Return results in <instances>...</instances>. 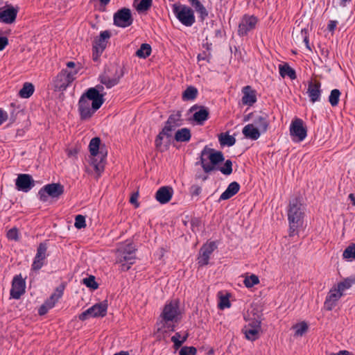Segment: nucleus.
I'll use <instances>...</instances> for the list:
<instances>
[{
    "instance_id": "nucleus-53",
    "label": "nucleus",
    "mask_w": 355,
    "mask_h": 355,
    "mask_svg": "<svg viewBox=\"0 0 355 355\" xmlns=\"http://www.w3.org/2000/svg\"><path fill=\"white\" fill-rule=\"evenodd\" d=\"M58 301V300L56 299V297L51 295V297L44 304L46 305V306H47V308L51 309L55 306Z\"/></svg>"
},
{
    "instance_id": "nucleus-51",
    "label": "nucleus",
    "mask_w": 355,
    "mask_h": 355,
    "mask_svg": "<svg viewBox=\"0 0 355 355\" xmlns=\"http://www.w3.org/2000/svg\"><path fill=\"white\" fill-rule=\"evenodd\" d=\"M230 302L227 296H223L220 297V303H219V307L221 309H223L225 308H229L230 306Z\"/></svg>"
},
{
    "instance_id": "nucleus-42",
    "label": "nucleus",
    "mask_w": 355,
    "mask_h": 355,
    "mask_svg": "<svg viewBox=\"0 0 355 355\" xmlns=\"http://www.w3.org/2000/svg\"><path fill=\"white\" fill-rule=\"evenodd\" d=\"M343 257L346 259H355V243H351L345 248Z\"/></svg>"
},
{
    "instance_id": "nucleus-3",
    "label": "nucleus",
    "mask_w": 355,
    "mask_h": 355,
    "mask_svg": "<svg viewBox=\"0 0 355 355\" xmlns=\"http://www.w3.org/2000/svg\"><path fill=\"white\" fill-rule=\"evenodd\" d=\"M107 155V147L101 142L100 137H95L90 139V166H93L96 178L104 171Z\"/></svg>"
},
{
    "instance_id": "nucleus-52",
    "label": "nucleus",
    "mask_w": 355,
    "mask_h": 355,
    "mask_svg": "<svg viewBox=\"0 0 355 355\" xmlns=\"http://www.w3.org/2000/svg\"><path fill=\"white\" fill-rule=\"evenodd\" d=\"M261 320L259 317H258L257 319H254L252 321H251L247 326L261 330Z\"/></svg>"
},
{
    "instance_id": "nucleus-38",
    "label": "nucleus",
    "mask_w": 355,
    "mask_h": 355,
    "mask_svg": "<svg viewBox=\"0 0 355 355\" xmlns=\"http://www.w3.org/2000/svg\"><path fill=\"white\" fill-rule=\"evenodd\" d=\"M218 139L221 146H232L236 143V139L227 133H221L218 137Z\"/></svg>"
},
{
    "instance_id": "nucleus-11",
    "label": "nucleus",
    "mask_w": 355,
    "mask_h": 355,
    "mask_svg": "<svg viewBox=\"0 0 355 355\" xmlns=\"http://www.w3.org/2000/svg\"><path fill=\"white\" fill-rule=\"evenodd\" d=\"M258 18L254 15H244L239 24L238 34L240 36H245L249 32L256 28Z\"/></svg>"
},
{
    "instance_id": "nucleus-61",
    "label": "nucleus",
    "mask_w": 355,
    "mask_h": 355,
    "mask_svg": "<svg viewBox=\"0 0 355 355\" xmlns=\"http://www.w3.org/2000/svg\"><path fill=\"white\" fill-rule=\"evenodd\" d=\"M171 341L173 343L174 348L175 349H179L183 344L182 341H181L180 340H178L175 338H171Z\"/></svg>"
},
{
    "instance_id": "nucleus-55",
    "label": "nucleus",
    "mask_w": 355,
    "mask_h": 355,
    "mask_svg": "<svg viewBox=\"0 0 355 355\" xmlns=\"http://www.w3.org/2000/svg\"><path fill=\"white\" fill-rule=\"evenodd\" d=\"M202 189L201 187L198 185H192L191 187V193L192 196H198L201 193Z\"/></svg>"
},
{
    "instance_id": "nucleus-59",
    "label": "nucleus",
    "mask_w": 355,
    "mask_h": 355,
    "mask_svg": "<svg viewBox=\"0 0 355 355\" xmlns=\"http://www.w3.org/2000/svg\"><path fill=\"white\" fill-rule=\"evenodd\" d=\"M98 288V284L96 282L94 275H90V290H96Z\"/></svg>"
},
{
    "instance_id": "nucleus-32",
    "label": "nucleus",
    "mask_w": 355,
    "mask_h": 355,
    "mask_svg": "<svg viewBox=\"0 0 355 355\" xmlns=\"http://www.w3.org/2000/svg\"><path fill=\"white\" fill-rule=\"evenodd\" d=\"M279 70L281 76L283 78L288 76L291 80H295L297 78L295 71L287 63L279 64Z\"/></svg>"
},
{
    "instance_id": "nucleus-13",
    "label": "nucleus",
    "mask_w": 355,
    "mask_h": 355,
    "mask_svg": "<svg viewBox=\"0 0 355 355\" xmlns=\"http://www.w3.org/2000/svg\"><path fill=\"white\" fill-rule=\"evenodd\" d=\"M216 248L217 245L214 241L204 244L200 248L197 259L200 267L207 266L209 263L210 256Z\"/></svg>"
},
{
    "instance_id": "nucleus-15",
    "label": "nucleus",
    "mask_w": 355,
    "mask_h": 355,
    "mask_svg": "<svg viewBox=\"0 0 355 355\" xmlns=\"http://www.w3.org/2000/svg\"><path fill=\"white\" fill-rule=\"evenodd\" d=\"M26 282L21 275H15L12 282V288L10 290V296L15 300H18L25 293Z\"/></svg>"
},
{
    "instance_id": "nucleus-31",
    "label": "nucleus",
    "mask_w": 355,
    "mask_h": 355,
    "mask_svg": "<svg viewBox=\"0 0 355 355\" xmlns=\"http://www.w3.org/2000/svg\"><path fill=\"white\" fill-rule=\"evenodd\" d=\"M190 4L195 8V10L200 15L202 20H204L208 16V11L201 3L200 0H188Z\"/></svg>"
},
{
    "instance_id": "nucleus-40",
    "label": "nucleus",
    "mask_w": 355,
    "mask_h": 355,
    "mask_svg": "<svg viewBox=\"0 0 355 355\" xmlns=\"http://www.w3.org/2000/svg\"><path fill=\"white\" fill-rule=\"evenodd\" d=\"M151 46L150 44H142L140 48L136 51V55L140 58H146L151 53Z\"/></svg>"
},
{
    "instance_id": "nucleus-16",
    "label": "nucleus",
    "mask_w": 355,
    "mask_h": 355,
    "mask_svg": "<svg viewBox=\"0 0 355 355\" xmlns=\"http://www.w3.org/2000/svg\"><path fill=\"white\" fill-rule=\"evenodd\" d=\"M321 83L318 80H311L308 83L307 94L311 103L320 101L322 94Z\"/></svg>"
},
{
    "instance_id": "nucleus-1",
    "label": "nucleus",
    "mask_w": 355,
    "mask_h": 355,
    "mask_svg": "<svg viewBox=\"0 0 355 355\" xmlns=\"http://www.w3.org/2000/svg\"><path fill=\"white\" fill-rule=\"evenodd\" d=\"M225 160L223 153L221 151L215 150L205 146L200 153V164L205 173H209L213 171H220L223 174L229 175L232 173V162L227 159L223 166H217Z\"/></svg>"
},
{
    "instance_id": "nucleus-20",
    "label": "nucleus",
    "mask_w": 355,
    "mask_h": 355,
    "mask_svg": "<svg viewBox=\"0 0 355 355\" xmlns=\"http://www.w3.org/2000/svg\"><path fill=\"white\" fill-rule=\"evenodd\" d=\"M18 10L10 6L5 10H0V22L10 24L15 21Z\"/></svg>"
},
{
    "instance_id": "nucleus-14",
    "label": "nucleus",
    "mask_w": 355,
    "mask_h": 355,
    "mask_svg": "<svg viewBox=\"0 0 355 355\" xmlns=\"http://www.w3.org/2000/svg\"><path fill=\"white\" fill-rule=\"evenodd\" d=\"M15 185L18 191L27 193L35 187V182L31 175L21 173L15 180Z\"/></svg>"
},
{
    "instance_id": "nucleus-41",
    "label": "nucleus",
    "mask_w": 355,
    "mask_h": 355,
    "mask_svg": "<svg viewBox=\"0 0 355 355\" xmlns=\"http://www.w3.org/2000/svg\"><path fill=\"white\" fill-rule=\"evenodd\" d=\"M340 94L341 93L338 89H334L331 91L330 95L329 96V102L332 107H336L338 105Z\"/></svg>"
},
{
    "instance_id": "nucleus-9",
    "label": "nucleus",
    "mask_w": 355,
    "mask_h": 355,
    "mask_svg": "<svg viewBox=\"0 0 355 355\" xmlns=\"http://www.w3.org/2000/svg\"><path fill=\"white\" fill-rule=\"evenodd\" d=\"M180 314L178 301H171L166 304L162 312L161 317L164 323L168 322H177Z\"/></svg>"
},
{
    "instance_id": "nucleus-7",
    "label": "nucleus",
    "mask_w": 355,
    "mask_h": 355,
    "mask_svg": "<svg viewBox=\"0 0 355 355\" xmlns=\"http://www.w3.org/2000/svg\"><path fill=\"white\" fill-rule=\"evenodd\" d=\"M135 252V246L132 243L121 245L116 252V263L128 262L129 264H134L136 259Z\"/></svg>"
},
{
    "instance_id": "nucleus-36",
    "label": "nucleus",
    "mask_w": 355,
    "mask_h": 355,
    "mask_svg": "<svg viewBox=\"0 0 355 355\" xmlns=\"http://www.w3.org/2000/svg\"><path fill=\"white\" fill-rule=\"evenodd\" d=\"M261 330L252 328L251 327L245 326L243 331L248 340L254 341L257 340L259 336V331Z\"/></svg>"
},
{
    "instance_id": "nucleus-26",
    "label": "nucleus",
    "mask_w": 355,
    "mask_h": 355,
    "mask_svg": "<svg viewBox=\"0 0 355 355\" xmlns=\"http://www.w3.org/2000/svg\"><path fill=\"white\" fill-rule=\"evenodd\" d=\"M175 130V128H174L173 126H171L165 123L164 127L162 128V130L159 132V133L155 138V144L156 148L159 149L162 145V140L164 137H166L167 138L171 137L172 132L174 131Z\"/></svg>"
},
{
    "instance_id": "nucleus-49",
    "label": "nucleus",
    "mask_w": 355,
    "mask_h": 355,
    "mask_svg": "<svg viewBox=\"0 0 355 355\" xmlns=\"http://www.w3.org/2000/svg\"><path fill=\"white\" fill-rule=\"evenodd\" d=\"M66 68L63 69L62 70H69V71H73L75 70L76 71V75L78 73L80 67L77 66V64L75 62L69 61L66 63Z\"/></svg>"
},
{
    "instance_id": "nucleus-8",
    "label": "nucleus",
    "mask_w": 355,
    "mask_h": 355,
    "mask_svg": "<svg viewBox=\"0 0 355 355\" xmlns=\"http://www.w3.org/2000/svg\"><path fill=\"white\" fill-rule=\"evenodd\" d=\"M110 37V31H101L99 36L94 39L93 44V60L94 61H97L98 57L105 49Z\"/></svg>"
},
{
    "instance_id": "nucleus-28",
    "label": "nucleus",
    "mask_w": 355,
    "mask_h": 355,
    "mask_svg": "<svg viewBox=\"0 0 355 355\" xmlns=\"http://www.w3.org/2000/svg\"><path fill=\"white\" fill-rule=\"evenodd\" d=\"M242 133L247 139L257 140L259 138L261 132L254 127V124L250 123L243 128Z\"/></svg>"
},
{
    "instance_id": "nucleus-23",
    "label": "nucleus",
    "mask_w": 355,
    "mask_h": 355,
    "mask_svg": "<svg viewBox=\"0 0 355 355\" xmlns=\"http://www.w3.org/2000/svg\"><path fill=\"white\" fill-rule=\"evenodd\" d=\"M242 103L243 105L252 106L257 102V92L249 85L243 87Z\"/></svg>"
},
{
    "instance_id": "nucleus-4",
    "label": "nucleus",
    "mask_w": 355,
    "mask_h": 355,
    "mask_svg": "<svg viewBox=\"0 0 355 355\" xmlns=\"http://www.w3.org/2000/svg\"><path fill=\"white\" fill-rule=\"evenodd\" d=\"M172 8L177 19L183 25L191 26L195 23L194 12L191 8L179 3L173 4Z\"/></svg>"
},
{
    "instance_id": "nucleus-22",
    "label": "nucleus",
    "mask_w": 355,
    "mask_h": 355,
    "mask_svg": "<svg viewBox=\"0 0 355 355\" xmlns=\"http://www.w3.org/2000/svg\"><path fill=\"white\" fill-rule=\"evenodd\" d=\"M173 190L171 187H162L155 193V199L161 204L168 202L173 196Z\"/></svg>"
},
{
    "instance_id": "nucleus-30",
    "label": "nucleus",
    "mask_w": 355,
    "mask_h": 355,
    "mask_svg": "<svg viewBox=\"0 0 355 355\" xmlns=\"http://www.w3.org/2000/svg\"><path fill=\"white\" fill-rule=\"evenodd\" d=\"M209 114V110L205 107L201 106L200 109L193 114V119L197 124L202 125L208 119Z\"/></svg>"
},
{
    "instance_id": "nucleus-44",
    "label": "nucleus",
    "mask_w": 355,
    "mask_h": 355,
    "mask_svg": "<svg viewBox=\"0 0 355 355\" xmlns=\"http://www.w3.org/2000/svg\"><path fill=\"white\" fill-rule=\"evenodd\" d=\"M293 328L295 330V336H302L307 331L308 325L305 322H302L295 324Z\"/></svg>"
},
{
    "instance_id": "nucleus-63",
    "label": "nucleus",
    "mask_w": 355,
    "mask_h": 355,
    "mask_svg": "<svg viewBox=\"0 0 355 355\" xmlns=\"http://www.w3.org/2000/svg\"><path fill=\"white\" fill-rule=\"evenodd\" d=\"M337 21H329L328 24L327 28L330 31H334L336 27Z\"/></svg>"
},
{
    "instance_id": "nucleus-27",
    "label": "nucleus",
    "mask_w": 355,
    "mask_h": 355,
    "mask_svg": "<svg viewBox=\"0 0 355 355\" xmlns=\"http://www.w3.org/2000/svg\"><path fill=\"white\" fill-rule=\"evenodd\" d=\"M240 189V185L237 182H232L228 186L225 191L220 195L218 201L226 200L236 195Z\"/></svg>"
},
{
    "instance_id": "nucleus-33",
    "label": "nucleus",
    "mask_w": 355,
    "mask_h": 355,
    "mask_svg": "<svg viewBox=\"0 0 355 355\" xmlns=\"http://www.w3.org/2000/svg\"><path fill=\"white\" fill-rule=\"evenodd\" d=\"M256 128H258V130L262 133H264L267 131L269 122L267 120L266 116H259L254 120L253 123Z\"/></svg>"
},
{
    "instance_id": "nucleus-43",
    "label": "nucleus",
    "mask_w": 355,
    "mask_h": 355,
    "mask_svg": "<svg viewBox=\"0 0 355 355\" xmlns=\"http://www.w3.org/2000/svg\"><path fill=\"white\" fill-rule=\"evenodd\" d=\"M259 283V279L258 276L254 274L251 275L250 276H247L243 281V284L247 288H252Z\"/></svg>"
},
{
    "instance_id": "nucleus-10",
    "label": "nucleus",
    "mask_w": 355,
    "mask_h": 355,
    "mask_svg": "<svg viewBox=\"0 0 355 355\" xmlns=\"http://www.w3.org/2000/svg\"><path fill=\"white\" fill-rule=\"evenodd\" d=\"M133 22L131 11L129 8H123L114 15V24L118 27L126 28Z\"/></svg>"
},
{
    "instance_id": "nucleus-34",
    "label": "nucleus",
    "mask_w": 355,
    "mask_h": 355,
    "mask_svg": "<svg viewBox=\"0 0 355 355\" xmlns=\"http://www.w3.org/2000/svg\"><path fill=\"white\" fill-rule=\"evenodd\" d=\"M181 117V112L178 111L176 113L171 114L165 123L173 126L174 128H176L177 127L182 125V120Z\"/></svg>"
},
{
    "instance_id": "nucleus-24",
    "label": "nucleus",
    "mask_w": 355,
    "mask_h": 355,
    "mask_svg": "<svg viewBox=\"0 0 355 355\" xmlns=\"http://www.w3.org/2000/svg\"><path fill=\"white\" fill-rule=\"evenodd\" d=\"M123 72L122 70L119 75H117L116 71L115 73V76L112 78H110L105 73H104L99 76L98 80L101 84L105 85L107 88L110 89L119 83V80L123 77Z\"/></svg>"
},
{
    "instance_id": "nucleus-18",
    "label": "nucleus",
    "mask_w": 355,
    "mask_h": 355,
    "mask_svg": "<svg viewBox=\"0 0 355 355\" xmlns=\"http://www.w3.org/2000/svg\"><path fill=\"white\" fill-rule=\"evenodd\" d=\"M343 293L337 287H333L326 297L324 306L326 310L331 311L336 305V302L342 297Z\"/></svg>"
},
{
    "instance_id": "nucleus-37",
    "label": "nucleus",
    "mask_w": 355,
    "mask_h": 355,
    "mask_svg": "<svg viewBox=\"0 0 355 355\" xmlns=\"http://www.w3.org/2000/svg\"><path fill=\"white\" fill-rule=\"evenodd\" d=\"M198 95V89L193 86H189L182 93L184 101H193Z\"/></svg>"
},
{
    "instance_id": "nucleus-5",
    "label": "nucleus",
    "mask_w": 355,
    "mask_h": 355,
    "mask_svg": "<svg viewBox=\"0 0 355 355\" xmlns=\"http://www.w3.org/2000/svg\"><path fill=\"white\" fill-rule=\"evenodd\" d=\"M76 78V71L75 70H61V71L55 77L53 80V87L55 91H65L67 87L71 86Z\"/></svg>"
},
{
    "instance_id": "nucleus-45",
    "label": "nucleus",
    "mask_w": 355,
    "mask_h": 355,
    "mask_svg": "<svg viewBox=\"0 0 355 355\" xmlns=\"http://www.w3.org/2000/svg\"><path fill=\"white\" fill-rule=\"evenodd\" d=\"M197 349L195 347H182L179 351L180 355H196Z\"/></svg>"
},
{
    "instance_id": "nucleus-62",
    "label": "nucleus",
    "mask_w": 355,
    "mask_h": 355,
    "mask_svg": "<svg viewBox=\"0 0 355 355\" xmlns=\"http://www.w3.org/2000/svg\"><path fill=\"white\" fill-rule=\"evenodd\" d=\"M49 310V309L47 308V306H46V305L44 304H43L40 307V309L38 310V313L40 315H45L48 312Z\"/></svg>"
},
{
    "instance_id": "nucleus-46",
    "label": "nucleus",
    "mask_w": 355,
    "mask_h": 355,
    "mask_svg": "<svg viewBox=\"0 0 355 355\" xmlns=\"http://www.w3.org/2000/svg\"><path fill=\"white\" fill-rule=\"evenodd\" d=\"M153 0H141L137 6V10L139 11H146L152 6Z\"/></svg>"
},
{
    "instance_id": "nucleus-50",
    "label": "nucleus",
    "mask_w": 355,
    "mask_h": 355,
    "mask_svg": "<svg viewBox=\"0 0 355 355\" xmlns=\"http://www.w3.org/2000/svg\"><path fill=\"white\" fill-rule=\"evenodd\" d=\"M301 35L303 38V41L306 45V47L309 50L311 51V48L309 44V35H308V30L306 28H302L301 31Z\"/></svg>"
},
{
    "instance_id": "nucleus-60",
    "label": "nucleus",
    "mask_w": 355,
    "mask_h": 355,
    "mask_svg": "<svg viewBox=\"0 0 355 355\" xmlns=\"http://www.w3.org/2000/svg\"><path fill=\"white\" fill-rule=\"evenodd\" d=\"M8 44V38L6 37H0V51L3 50Z\"/></svg>"
},
{
    "instance_id": "nucleus-48",
    "label": "nucleus",
    "mask_w": 355,
    "mask_h": 355,
    "mask_svg": "<svg viewBox=\"0 0 355 355\" xmlns=\"http://www.w3.org/2000/svg\"><path fill=\"white\" fill-rule=\"evenodd\" d=\"M7 237L9 240L17 241L19 239L17 229L13 227L9 230L7 232Z\"/></svg>"
},
{
    "instance_id": "nucleus-57",
    "label": "nucleus",
    "mask_w": 355,
    "mask_h": 355,
    "mask_svg": "<svg viewBox=\"0 0 355 355\" xmlns=\"http://www.w3.org/2000/svg\"><path fill=\"white\" fill-rule=\"evenodd\" d=\"M211 58V53H207L204 51L202 53H200L198 55V60H207V62H209V59Z\"/></svg>"
},
{
    "instance_id": "nucleus-64",
    "label": "nucleus",
    "mask_w": 355,
    "mask_h": 355,
    "mask_svg": "<svg viewBox=\"0 0 355 355\" xmlns=\"http://www.w3.org/2000/svg\"><path fill=\"white\" fill-rule=\"evenodd\" d=\"M120 263L121 264V270L122 271H128L130 268L131 266L132 265V264L128 263V262H122Z\"/></svg>"
},
{
    "instance_id": "nucleus-25",
    "label": "nucleus",
    "mask_w": 355,
    "mask_h": 355,
    "mask_svg": "<svg viewBox=\"0 0 355 355\" xmlns=\"http://www.w3.org/2000/svg\"><path fill=\"white\" fill-rule=\"evenodd\" d=\"M107 301H103L99 303H96L90 307V316L97 318V317H104L107 313Z\"/></svg>"
},
{
    "instance_id": "nucleus-12",
    "label": "nucleus",
    "mask_w": 355,
    "mask_h": 355,
    "mask_svg": "<svg viewBox=\"0 0 355 355\" xmlns=\"http://www.w3.org/2000/svg\"><path fill=\"white\" fill-rule=\"evenodd\" d=\"M290 134L298 141H302L306 137L307 129L302 119L296 118L292 121L290 125Z\"/></svg>"
},
{
    "instance_id": "nucleus-54",
    "label": "nucleus",
    "mask_w": 355,
    "mask_h": 355,
    "mask_svg": "<svg viewBox=\"0 0 355 355\" xmlns=\"http://www.w3.org/2000/svg\"><path fill=\"white\" fill-rule=\"evenodd\" d=\"M64 291V286L60 285V286L57 287L55 291L51 295L54 297H56V299L58 300L63 295Z\"/></svg>"
},
{
    "instance_id": "nucleus-39",
    "label": "nucleus",
    "mask_w": 355,
    "mask_h": 355,
    "mask_svg": "<svg viewBox=\"0 0 355 355\" xmlns=\"http://www.w3.org/2000/svg\"><path fill=\"white\" fill-rule=\"evenodd\" d=\"M354 284H355V276H350L339 282L337 285V288H338V291H340L343 293L346 289L349 288Z\"/></svg>"
},
{
    "instance_id": "nucleus-35",
    "label": "nucleus",
    "mask_w": 355,
    "mask_h": 355,
    "mask_svg": "<svg viewBox=\"0 0 355 355\" xmlns=\"http://www.w3.org/2000/svg\"><path fill=\"white\" fill-rule=\"evenodd\" d=\"M35 91L34 85L31 83H25L22 88L19 92V95L21 98H28L31 97Z\"/></svg>"
},
{
    "instance_id": "nucleus-47",
    "label": "nucleus",
    "mask_w": 355,
    "mask_h": 355,
    "mask_svg": "<svg viewBox=\"0 0 355 355\" xmlns=\"http://www.w3.org/2000/svg\"><path fill=\"white\" fill-rule=\"evenodd\" d=\"M74 226L77 229H81L83 227H85L86 226L85 217L80 214L77 215L75 218Z\"/></svg>"
},
{
    "instance_id": "nucleus-2",
    "label": "nucleus",
    "mask_w": 355,
    "mask_h": 355,
    "mask_svg": "<svg viewBox=\"0 0 355 355\" xmlns=\"http://www.w3.org/2000/svg\"><path fill=\"white\" fill-rule=\"evenodd\" d=\"M304 207L300 197H295L289 202L288 220L289 224L288 236L293 237L298 234L299 229L303 226Z\"/></svg>"
},
{
    "instance_id": "nucleus-29",
    "label": "nucleus",
    "mask_w": 355,
    "mask_h": 355,
    "mask_svg": "<svg viewBox=\"0 0 355 355\" xmlns=\"http://www.w3.org/2000/svg\"><path fill=\"white\" fill-rule=\"evenodd\" d=\"M191 138L190 129L182 128L176 131L174 139L178 142H189Z\"/></svg>"
},
{
    "instance_id": "nucleus-17",
    "label": "nucleus",
    "mask_w": 355,
    "mask_h": 355,
    "mask_svg": "<svg viewBox=\"0 0 355 355\" xmlns=\"http://www.w3.org/2000/svg\"><path fill=\"white\" fill-rule=\"evenodd\" d=\"M46 243H40L37 249V253L32 264V269L34 270H40L44 265V261L46 257L47 250Z\"/></svg>"
},
{
    "instance_id": "nucleus-19",
    "label": "nucleus",
    "mask_w": 355,
    "mask_h": 355,
    "mask_svg": "<svg viewBox=\"0 0 355 355\" xmlns=\"http://www.w3.org/2000/svg\"><path fill=\"white\" fill-rule=\"evenodd\" d=\"M78 112L82 120L89 119V89L85 90L79 99Z\"/></svg>"
},
{
    "instance_id": "nucleus-56",
    "label": "nucleus",
    "mask_w": 355,
    "mask_h": 355,
    "mask_svg": "<svg viewBox=\"0 0 355 355\" xmlns=\"http://www.w3.org/2000/svg\"><path fill=\"white\" fill-rule=\"evenodd\" d=\"M138 197H139L138 192H136V193H133L130 198V202L131 204L134 205L136 208L139 207V203L137 201Z\"/></svg>"
},
{
    "instance_id": "nucleus-6",
    "label": "nucleus",
    "mask_w": 355,
    "mask_h": 355,
    "mask_svg": "<svg viewBox=\"0 0 355 355\" xmlns=\"http://www.w3.org/2000/svg\"><path fill=\"white\" fill-rule=\"evenodd\" d=\"M64 193V186L60 183L48 184L42 187L38 191L40 201L46 202L49 198L58 199Z\"/></svg>"
},
{
    "instance_id": "nucleus-58",
    "label": "nucleus",
    "mask_w": 355,
    "mask_h": 355,
    "mask_svg": "<svg viewBox=\"0 0 355 355\" xmlns=\"http://www.w3.org/2000/svg\"><path fill=\"white\" fill-rule=\"evenodd\" d=\"M8 119V113L2 109H0V125Z\"/></svg>"
},
{
    "instance_id": "nucleus-21",
    "label": "nucleus",
    "mask_w": 355,
    "mask_h": 355,
    "mask_svg": "<svg viewBox=\"0 0 355 355\" xmlns=\"http://www.w3.org/2000/svg\"><path fill=\"white\" fill-rule=\"evenodd\" d=\"M105 93L98 94L94 89H90V101H92L90 116L98 110L105 102Z\"/></svg>"
}]
</instances>
